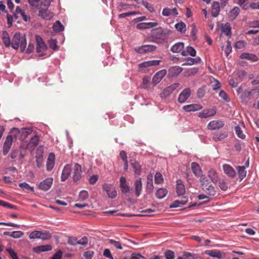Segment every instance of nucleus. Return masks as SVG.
Returning <instances> with one entry per match:
<instances>
[{
	"instance_id": "nucleus-1",
	"label": "nucleus",
	"mask_w": 259,
	"mask_h": 259,
	"mask_svg": "<svg viewBox=\"0 0 259 259\" xmlns=\"http://www.w3.org/2000/svg\"><path fill=\"white\" fill-rule=\"evenodd\" d=\"M26 39L24 35L19 32L16 33L11 40V47L17 50L20 48L22 52H24L26 48Z\"/></svg>"
},
{
	"instance_id": "nucleus-2",
	"label": "nucleus",
	"mask_w": 259,
	"mask_h": 259,
	"mask_svg": "<svg viewBox=\"0 0 259 259\" xmlns=\"http://www.w3.org/2000/svg\"><path fill=\"white\" fill-rule=\"evenodd\" d=\"M29 238L31 239H40L42 240H49L51 238V235L49 231H34L29 234Z\"/></svg>"
},
{
	"instance_id": "nucleus-3",
	"label": "nucleus",
	"mask_w": 259,
	"mask_h": 259,
	"mask_svg": "<svg viewBox=\"0 0 259 259\" xmlns=\"http://www.w3.org/2000/svg\"><path fill=\"white\" fill-rule=\"evenodd\" d=\"M36 42V52L39 56H42L45 55L47 50V46L44 41L42 38L39 35H35Z\"/></svg>"
},
{
	"instance_id": "nucleus-4",
	"label": "nucleus",
	"mask_w": 259,
	"mask_h": 259,
	"mask_svg": "<svg viewBox=\"0 0 259 259\" xmlns=\"http://www.w3.org/2000/svg\"><path fill=\"white\" fill-rule=\"evenodd\" d=\"M180 85L179 83H174L163 90L159 94L160 98L162 99H166L169 97L173 92Z\"/></svg>"
},
{
	"instance_id": "nucleus-5",
	"label": "nucleus",
	"mask_w": 259,
	"mask_h": 259,
	"mask_svg": "<svg viewBox=\"0 0 259 259\" xmlns=\"http://www.w3.org/2000/svg\"><path fill=\"white\" fill-rule=\"evenodd\" d=\"M103 189L106 192L109 198L113 199L117 196L116 188L112 185L110 184H105L103 185Z\"/></svg>"
},
{
	"instance_id": "nucleus-6",
	"label": "nucleus",
	"mask_w": 259,
	"mask_h": 259,
	"mask_svg": "<svg viewBox=\"0 0 259 259\" xmlns=\"http://www.w3.org/2000/svg\"><path fill=\"white\" fill-rule=\"evenodd\" d=\"M156 49L155 46L147 45L137 47L135 49V51L140 54H145L154 52Z\"/></svg>"
},
{
	"instance_id": "nucleus-7",
	"label": "nucleus",
	"mask_w": 259,
	"mask_h": 259,
	"mask_svg": "<svg viewBox=\"0 0 259 259\" xmlns=\"http://www.w3.org/2000/svg\"><path fill=\"white\" fill-rule=\"evenodd\" d=\"M53 182V179L52 178H48L39 184L38 188L44 191H48L51 188Z\"/></svg>"
},
{
	"instance_id": "nucleus-8",
	"label": "nucleus",
	"mask_w": 259,
	"mask_h": 259,
	"mask_svg": "<svg viewBox=\"0 0 259 259\" xmlns=\"http://www.w3.org/2000/svg\"><path fill=\"white\" fill-rule=\"evenodd\" d=\"M119 187L121 192L124 194H126L130 192V187L126 182V179L124 177H121L119 180Z\"/></svg>"
},
{
	"instance_id": "nucleus-9",
	"label": "nucleus",
	"mask_w": 259,
	"mask_h": 259,
	"mask_svg": "<svg viewBox=\"0 0 259 259\" xmlns=\"http://www.w3.org/2000/svg\"><path fill=\"white\" fill-rule=\"evenodd\" d=\"M216 114V110L214 108H206L199 112L198 116L202 118H206L214 116Z\"/></svg>"
},
{
	"instance_id": "nucleus-10",
	"label": "nucleus",
	"mask_w": 259,
	"mask_h": 259,
	"mask_svg": "<svg viewBox=\"0 0 259 259\" xmlns=\"http://www.w3.org/2000/svg\"><path fill=\"white\" fill-rule=\"evenodd\" d=\"M13 140V138L12 135L11 134H9L7 137L6 139L5 142L4 144V146H3V153L4 155H6L8 153V152L11 147Z\"/></svg>"
},
{
	"instance_id": "nucleus-11",
	"label": "nucleus",
	"mask_w": 259,
	"mask_h": 259,
	"mask_svg": "<svg viewBox=\"0 0 259 259\" xmlns=\"http://www.w3.org/2000/svg\"><path fill=\"white\" fill-rule=\"evenodd\" d=\"M81 166L78 163H75L73 168V180L76 182L81 178Z\"/></svg>"
},
{
	"instance_id": "nucleus-12",
	"label": "nucleus",
	"mask_w": 259,
	"mask_h": 259,
	"mask_svg": "<svg viewBox=\"0 0 259 259\" xmlns=\"http://www.w3.org/2000/svg\"><path fill=\"white\" fill-rule=\"evenodd\" d=\"M191 94V90L189 88H186L180 94L178 100L180 103H184L190 96Z\"/></svg>"
},
{
	"instance_id": "nucleus-13",
	"label": "nucleus",
	"mask_w": 259,
	"mask_h": 259,
	"mask_svg": "<svg viewBox=\"0 0 259 259\" xmlns=\"http://www.w3.org/2000/svg\"><path fill=\"white\" fill-rule=\"evenodd\" d=\"M166 70L165 69H162L157 72L152 78V83L154 85L160 82L162 79L166 74Z\"/></svg>"
},
{
	"instance_id": "nucleus-14",
	"label": "nucleus",
	"mask_w": 259,
	"mask_h": 259,
	"mask_svg": "<svg viewBox=\"0 0 259 259\" xmlns=\"http://www.w3.org/2000/svg\"><path fill=\"white\" fill-rule=\"evenodd\" d=\"M224 123L221 120H212L207 124V128L210 130H215L223 127Z\"/></svg>"
},
{
	"instance_id": "nucleus-15",
	"label": "nucleus",
	"mask_w": 259,
	"mask_h": 259,
	"mask_svg": "<svg viewBox=\"0 0 259 259\" xmlns=\"http://www.w3.org/2000/svg\"><path fill=\"white\" fill-rule=\"evenodd\" d=\"M55 161V155L53 153H50L49 155L47 161V170L48 171H51L54 167Z\"/></svg>"
},
{
	"instance_id": "nucleus-16",
	"label": "nucleus",
	"mask_w": 259,
	"mask_h": 259,
	"mask_svg": "<svg viewBox=\"0 0 259 259\" xmlns=\"http://www.w3.org/2000/svg\"><path fill=\"white\" fill-rule=\"evenodd\" d=\"M224 173L230 178H234L236 176L235 169L229 164H225L223 165Z\"/></svg>"
},
{
	"instance_id": "nucleus-17",
	"label": "nucleus",
	"mask_w": 259,
	"mask_h": 259,
	"mask_svg": "<svg viewBox=\"0 0 259 259\" xmlns=\"http://www.w3.org/2000/svg\"><path fill=\"white\" fill-rule=\"evenodd\" d=\"M157 22H142L137 24L136 27L138 29H145L157 26Z\"/></svg>"
},
{
	"instance_id": "nucleus-18",
	"label": "nucleus",
	"mask_w": 259,
	"mask_h": 259,
	"mask_svg": "<svg viewBox=\"0 0 259 259\" xmlns=\"http://www.w3.org/2000/svg\"><path fill=\"white\" fill-rule=\"evenodd\" d=\"M202 108V106L200 104H190L183 107V110L187 112L198 111L201 109Z\"/></svg>"
},
{
	"instance_id": "nucleus-19",
	"label": "nucleus",
	"mask_w": 259,
	"mask_h": 259,
	"mask_svg": "<svg viewBox=\"0 0 259 259\" xmlns=\"http://www.w3.org/2000/svg\"><path fill=\"white\" fill-rule=\"evenodd\" d=\"M176 191L179 196L183 195L185 193V187L183 182L181 180H178L176 182Z\"/></svg>"
},
{
	"instance_id": "nucleus-20",
	"label": "nucleus",
	"mask_w": 259,
	"mask_h": 259,
	"mask_svg": "<svg viewBox=\"0 0 259 259\" xmlns=\"http://www.w3.org/2000/svg\"><path fill=\"white\" fill-rule=\"evenodd\" d=\"M71 171V166L70 165L67 164L64 166L61 175L62 181H65L68 178L69 176L70 175Z\"/></svg>"
},
{
	"instance_id": "nucleus-21",
	"label": "nucleus",
	"mask_w": 259,
	"mask_h": 259,
	"mask_svg": "<svg viewBox=\"0 0 259 259\" xmlns=\"http://www.w3.org/2000/svg\"><path fill=\"white\" fill-rule=\"evenodd\" d=\"M205 254L219 259H221L223 257V254L221 251L216 249L206 250L205 251Z\"/></svg>"
},
{
	"instance_id": "nucleus-22",
	"label": "nucleus",
	"mask_w": 259,
	"mask_h": 259,
	"mask_svg": "<svg viewBox=\"0 0 259 259\" xmlns=\"http://www.w3.org/2000/svg\"><path fill=\"white\" fill-rule=\"evenodd\" d=\"M183 71V68L180 66H174L168 69V76L174 77L178 76Z\"/></svg>"
},
{
	"instance_id": "nucleus-23",
	"label": "nucleus",
	"mask_w": 259,
	"mask_h": 259,
	"mask_svg": "<svg viewBox=\"0 0 259 259\" xmlns=\"http://www.w3.org/2000/svg\"><path fill=\"white\" fill-rule=\"evenodd\" d=\"M228 136L227 132H217L213 134L212 139L215 142L223 140Z\"/></svg>"
},
{
	"instance_id": "nucleus-24",
	"label": "nucleus",
	"mask_w": 259,
	"mask_h": 259,
	"mask_svg": "<svg viewBox=\"0 0 259 259\" xmlns=\"http://www.w3.org/2000/svg\"><path fill=\"white\" fill-rule=\"evenodd\" d=\"M153 176L152 174H149L147 177L146 191L148 193H150L153 191Z\"/></svg>"
},
{
	"instance_id": "nucleus-25",
	"label": "nucleus",
	"mask_w": 259,
	"mask_h": 259,
	"mask_svg": "<svg viewBox=\"0 0 259 259\" xmlns=\"http://www.w3.org/2000/svg\"><path fill=\"white\" fill-rule=\"evenodd\" d=\"M203 190L209 196H213L216 194V191L214 187L212 184H208L202 187Z\"/></svg>"
},
{
	"instance_id": "nucleus-26",
	"label": "nucleus",
	"mask_w": 259,
	"mask_h": 259,
	"mask_svg": "<svg viewBox=\"0 0 259 259\" xmlns=\"http://www.w3.org/2000/svg\"><path fill=\"white\" fill-rule=\"evenodd\" d=\"M135 194L137 197H139L142 191V183L141 178H139L134 183Z\"/></svg>"
},
{
	"instance_id": "nucleus-27",
	"label": "nucleus",
	"mask_w": 259,
	"mask_h": 259,
	"mask_svg": "<svg viewBox=\"0 0 259 259\" xmlns=\"http://www.w3.org/2000/svg\"><path fill=\"white\" fill-rule=\"evenodd\" d=\"M188 201V198L187 197H183L181 198V200H177L173 202L170 205V207L171 208H176L178 207L182 206L186 204Z\"/></svg>"
},
{
	"instance_id": "nucleus-28",
	"label": "nucleus",
	"mask_w": 259,
	"mask_h": 259,
	"mask_svg": "<svg viewBox=\"0 0 259 259\" xmlns=\"http://www.w3.org/2000/svg\"><path fill=\"white\" fill-rule=\"evenodd\" d=\"M39 16L44 19L50 20L53 17V14L47 9H41L39 10Z\"/></svg>"
},
{
	"instance_id": "nucleus-29",
	"label": "nucleus",
	"mask_w": 259,
	"mask_h": 259,
	"mask_svg": "<svg viewBox=\"0 0 259 259\" xmlns=\"http://www.w3.org/2000/svg\"><path fill=\"white\" fill-rule=\"evenodd\" d=\"M191 166L193 172L196 177H199L202 175V171L198 164L196 162H192Z\"/></svg>"
},
{
	"instance_id": "nucleus-30",
	"label": "nucleus",
	"mask_w": 259,
	"mask_h": 259,
	"mask_svg": "<svg viewBox=\"0 0 259 259\" xmlns=\"http://www.w3.org/2000/svg\"><path fill=\"white\" fill-rule=\"evenodd\" d=\"M240 58L249 60L251 62H256L258 60V57L255 55L247 53L241 54Z\"/></svg>"
},
{
	"instance_id": "nucleus-31",
	"label": "nucleus",
	"mask_w": 259,
	"mask_h": 259,
	"mask_svg": "<svg viewBox=\"0 0 259 259\" xmlns=\"http://www.w3.org/2000/svg\"><path fill=\"white\" fill-rule=\"evenodd\" d=\"M33 251L36 253H40L41 252H45L50 251L52 249V247L51 245H45L36 246L33 248Z\"/></svg>"
},
{
	"instance_id": "nucleus-32",
	"label": "nucleus",
	"mask_w": 259,
	"mask_h": 259,
	"mask_svg": "<svg viewBox=\"0 0 259 259\" xmlns=\"http://www.w3.org/2000/svg\"><path fill=\"white\" fill-rule=\"evenodd\" d=\"M240 12V9L238 7H234L229 13L228 17L230 20H235Z\"/></svg>"
},
{
	"instance_id": "nucleus-33",
	"label": "nucleus",
	"mask_w": 259,
	"mask_h": 259,
	"mask_svg": "<svg viewBox=\"0 0 259 259\" xmlns=\"http://www.w3.org/2000/svg\"><path fill=\"white\" fill-rule=\"evenodd\" d=\"M241 98L242 99V102L244 104H246L251 99H253L252 95L250 94V91H245L241 94Z\"/></svg>"
},
{
	"instance_id": "nucleus-34",
	"label": "nucleus",
	"mask_w": 259,
	"mask_h": 259,
	"mask_svg": "<svg viewBox=\"0 0 259 259\" xmlns=\"http://www.w3.org/2000/svg\"><path fill=\"white\" fill-rule=\"evenodd\" d=\"M2 40L4 44L6 47L11 46V41L9 34L6 31H3L2 34Z\"/></svg>"
},
{
	"instance_id": "nucleus-35",
	"label": "nucleus",
	"mask_w": 259,
	"mask_h": 259,
	"mask_svg": "<svg viewBox=\"0 0 259 259\" xmlns=\"http://www.w3.org/2000/svg\"><path fill=\"white\" fill-rule=\"evenodd\" d=\"M3 234L4 235L10 236L14 238H19L23 235L24 233L20 231H13L11 232L6 231L4 232Z\"/></svg>"
},
{
	"instance_id": "nucleus-36",
	"label": "nucleus",
	"mask_w": 259,
	"mask_h": 259,
	"mask_svg": "<svg viewBox=\"0 0 259 259\" xmlns=\"http://www.w3.org/2000/svg\"><path fill=\"white\" fill-rule=\"evenodd\" d=\"M220 12V4L219 2H214L212 5L211 15L214 17H217Z\"/></svg>"
},
{
	"instance_id": "nucleus-37",
	"label": "nucleus",
	"mask_w": 259,
	"mask_h": 259,
	"mask_svg": "<svg viewBox=\"0 0 259 259\" xmlns=\"http://www.w3.org/2000/svg\"><path fill=\"white\" fill-rule=\"evenodd\" d=\"M168 193L166 189L164 188H159L155 193L156 197L158 199H162L165 197Z\"/></svg>"
},
{
	"instance_id": "nucleus-38",
	"label": "nucleus",
	"mask_w": 259,
	"mask_h": 259,
	"mask_svg": "<svg viewBox=\"0 0 259 259\" xmlns=\"http://www.w3.org/2000/svg\"><path fill=\"white\" fill-rule=\"evenodd\" d=\"M184 48L183 42H178L173 45L170 48V51L173 53H179Z\"/></svg>"
},
{
	"instance_id": "nucleus-39",
	"label": "nucleus",
	"mask_w": 259,
	"mask_h": 259,
	"mask_svg": "<svg viewBox=\"0 0 259 259\" xmlns=\"http://www.w3.org/2000/svg\"><path fill=\"white\" fill-rule=\"evenodd\" d=\"M130 162L135 173L137 175H140L141 172V165L140 163L135 160H131Z\"/></svg>"
},
{
	"instance_id": "nucleus-40",
	"label": "nucleus",
	"mask_w": 259,
	"mask_h": 259,
	"mask_svg": "<svg viewBox=\"0 0 259 259\" xmlns=\"http://www.w3.org/2000/svg\"><path fill=\"white\" fill-rule=\"evenodd\" d=\"M238 171V177L240 181L243 180L246 176V170H245V166H238L237 167Z\"/></svg>"
},
{
	"instance_id": "nucleus-41",
	"label": "nucleus",
	"mask_w": 259,
	"mask_h": 259,
	"mask_svg": "<svg viewBox=\"0 0 259 259\" xmlns=\"http://www.w3.org/2000/svg\"><path fill=\"white\" fill-rule=\"evenodd\" d=\"M208 176L213 183H215L218 181V176L215 170L212 169L209 170L208 172Z\"/></svg>"
},
{
	"instance_id": "nucleus-42",
	"label": "nucleus",
	"mask_w": 259,
	"mask_h": 259,
	"mask_svg": "<svg viewBox=\"0 0 259 259\" xmlns=\"http://www.w3.org/2000/svg\"><path fill=\"white\" fill-rule=\"evenodd\" d=\"M218 182L219 186L222 190L224 191L227 190L228 189V183L226 180L220 179Z\"/></svg>"
},
{
	"instance_id": "nucleus-43",
	"label": "nucleus",
	"mask_w": 259,
	"mask_h": 259,
	"mask_svg": "<svg viewBox=\"0 0 259 259\" xmlns=\"http://www.w3.org/2000/svg\"><path fill=\"white\" fill-rule=\"evenodd\" d=\"M235 74L236 76L235 79L238 82H241L246 76V72L243 70H238L236 72Z\"/></svg>"
},
{
	"instance_id": "nucleus-44",
	"label": "nucleus",
	"mask_w": 259,
	"mask_h": 259,
	"mask_svg": "<svg viewBox=\"0 0 259 259\" xmlns=\"http://www.w3.org/2000/svg\"><path fill=\"white\" fill-rule=\"evenodd\" d=\"M222 31L226 35L230 37L232 34L230 24L227 23L224 25L222 26Z\"/></svg>"
},
{
	"instance_id": "nucleus-45",
	"label": "nucleus",
	"mask_w": 259,
	"mask_h": 259,
	"mask_svg": "<svg viewBox=\"0 0 259 259\" xmlns=\"http://www.w3.org/2000/svg\"><path fill=\"white\" fill-rule=\"evenodd\" d=\"M175 28L181 33H185L186 31V24L183 22H180L176 24Z\"/></svg>"
},
{
	"instance_id": "nucleus-46",
	"label": "nucleus",
	"mask_w": 259,
	"mask_h": 259,
	"mask_svg": "<svg viewBox=\"0 0 259 259\" xmlns=\"http://www.w3.org/2000/svg\"><path fill=\"white\" fill-rule=\"evenodd\" d=\"M16 12L17 14H20L25 22H27L29 19V17L25 14L24 11L20 7L17 6L16 7Z\"/></svg>"
},
{
	"instance_id": "nucleus-47",
	"label": "nucleus",
	"mask_w": 259,
	"mask_h": 259,
	"mask_svg": "<svg viewBox=\"0 0 259 259\" xmlns=\"http://www.w3.org/2000/svg\"><path fill=\"white\" fill-rule=\"evenodd\" d=\"M53 28L56 32H61L64 30V26L59 21H57L53 25Z\"/></svg>"
},
{
	"instance_id": "nucleus-48",
	"label": "nucleus",
	"mask_w": 259,
	"mask_h": 259,
	"mask_svg": "<svg viewBox=\"0 0 259 259\" xmlns=\"http://www.w3.org/2000/svg\"><path fill=\"white\" fill-rule=\"evenodd\" d=\"M36 162L38 168H40L43 166L44 160L42 152H41L40 154L36 156Z\"/></svg>"
},
{
	"instance_id": "nucleus-49",
	"label": "nucleus",
	"mask_w": 259,
	"mask_h": 259,
	"mask_svg": "<svg viewBox=\"0 0 259 259\" xmlns=\"http://www.w3.org/2000/svg\"><path fill=\"white\" fill-rule=\"evenodd\" d=\"M6 251L8 253L12 259H18V254L12 248H7Z\"/></svg>"
},
{
	"instance_id": "nucleus-50",
	"label": "nucleus",
	"mask_w": 259,
	"mask_h": 259,
	"mask_svg": "<svg viewBox=\"0 0 259 259\" xmlns=\"http://www.w3.org/2000/svg\"><path fill=\"white\" fill-rule=\"evenodd\" d=\"M155 183L156 184H161L163 182V178L160 172H156L154 176Z\"/></svg>"
},
{
	"instance_id": "nucleus-51",
	"label": "nucleus",
	"mask_w": 259,
	"mask_h": 259,
	"mask_svg": "<svg viewBox=\"0 0 259 259\" xmlns=\"http://www.w3.org/2000/svg\"><path fill=\"white\" fill-rule=\"evenodd\" d=\"M211 84L213 90H217L221 88L220 82L214 78L211 80Z\"/></svg>"
},
{
	"instance_id": "nucleus-52",
	"label": "nucleus",
	"mask_w": 259,
	"mask_h": 259,
	"mask_svg": "<svg viewBox=\"0 0 259 259\" xmlns=\"http://www.w3.org/2000/svg\"><path fill=\"white\" fill-rule=\"evenodd\" d=\"M39 143V138L37 136L35 135L32 138H31L29 143L28 144L29 146H32L33 147H36L38 145Z\"/></svg>"
},
{
	"instance_id": "nucleus-53",
	"label": "nucleus",
	"mask_w": 259,
	"mask_h": 259,
	"mask_svg": "<svg viewBox=\"0 0 259 259\" xmlns=\"http://www.w3.org/2000/svg\"><path fill=\"white\" fill-rule=\"evenodd\" d=\"M247 43L244 40H240L237 41L235 44V47L238 49H241L245 48L246 46Z\"/></svg>"
},
{
	"instance_id": "nucleus-54",
	"label": "nucleus",
	"mask_w": 259,
	"mask_h": 259,
	"mask_svg": "<svg viewBox=\"0 0 259 259\" xmlns=\"http://www.w3.org/2000/svg\"><path fill=\"white\" fill-rule=\"evenodd\" d=\"M219 97L225 102L228 103L230 101V99L227 93L223 90H221L219 93Z\"/></svg>"
},
{
	"instance_id": "nucleus-55",
	"label": "nucleus",
	"mask_w": 259,
	"mask_h": 259,
	"mask_svg": "<svg viewBox=\"0 0 259 259\" xmlns=\"http://www.w3.org/2000/svg\"><path fill=\"white\" fill-rule=\"evenodd\" d=\"M235 131L237 136L242 139H244L245 138V135L243 133L242 131L239 126H236L235 127Z\"/></svg>"
},
{
	"instance_id": "nucleus-56",
	"label": "nucleus",
	"mask_w": 259,
	"mask_h": 259,
	"mask_svg": "<svg viewBox=\"0 0 259 259\" xmlns=\"http://www.w3.org/2000/svg\"><path fill=\"white\" fill-rule=\"evenodd\" d=\"M199 177L202 187L210 184L208 179L205 175H201Z\"/></svg>"
},
{
	"instance_id": "nucleus-57",
	"label": "nucleus",
	"mask_w": 259,
	"mask_h": 259,
	"mask_svg": "<svg viewBox=\"0 0 259 259\" xmlns=\"http://www.w3.org/2000/svg\"><path fill=\"white\" fill-rule=\"evenodd\" d=\"M49 44L50 48L52 50L56 51L58 49V47L57 46V41L56 39H51L49 41Z\"/></svg>"
},
{
	"instance_id": "nucleus-58",
	"label": "nucleus",
	"mask_w": 259,
	"mask_h": 259,
	"mask_svg": "<svg viewBox=\"0 0 259 259\" xmlns=\"http://www.w3.org/2000/svg\"><path fill=\"white\" fill-rule=\"evenodd\" d=\"M19 186L20 188L25 189L28 191H30L33 192L34 191V188L30 186L28 184L26 183H21L19 184Z\"/></svg>"
},
{
	"instance_id": "nucleus-59",
	"label": "nucleus",
	"mask_w": 259,
	"mask_h": 259,
	"mask_svg": "<svg viewBox=\"0 0 259 259\" xmlns=\"http://www.w3.org/2000/svg\"><path fill=\"white\" fill-rule=\"evenodd\" d=\"M130 6L128 4H123L122 3H120L118 4L117 7V9L119 11L121 12L123 10H126L127 9H130Z\"/></svg>"
},
{
	"instance_id": "nucleus-60",
	"label": "nucleus",
	"mask_w": 259,
	"mask_h": 259,
	"mask_svg": "<svg viewBox=\"0 0 259 259\" xmlns=\"http://www.w3.org/2000/svg\"><path fill=\"white\" fill-rule=\"evenodd\" d=\"M142 4L150 12H153L154 11V9L152 5L149 3L148 2L143 1L142 2Z\"/></svg>"
},
{
	"instance_id": "nucleus-61",
	"label": "nucleus",
	"mask_w": 259,
	"mask_h": 259,
	"mask_svg": "<svg viewBox=\"0 0 259 259\" xmlns=\"http://www.w3.org/2000/svg\"><path fill=\"white\" fill-rule=\"evenodd\" d=\"M164 254L166 259H174L175 258V253L173 251L170 250H166Z\"/></svg>"
},
{
	"instance_id": "nucleus-62",
	"label": "nucleus",
	"mask_w": 259,
	"mask_h": 259,
	"mask_svg": "<svg viewBox=\"0 0 259 259\" xmlns=\"http://www.w3.org/2000/svg\"><path fill=\"white\" fill-rule=\"evenodd\" d=\"M89 196L88 192L87 191L82 190L79 193V197L81 200H84Z\"/></svg>"
},
{
	"instance_id": "nucleus-63",
	"label": "nucleus",
	"mask_w": 259,
	"mask_h": 259,
	"mask_svg": "<svg viewBox=\"0 0 259 259\" xmlns=\"http://www.w3.org/2000/svg\"><path fill=\"white\" fill-rule=\"evenodd\" d=\"M250 94L252 95L254 98H256L259 95V86L250 91Z\"/></svg>"
},
{
	"instance_id": "nucleus-64",
	"label": "nucleus",
	"mask_w": 259,
	"mask_h": 259,
	"mask_svg": "<svg viewBox=\"0 0 259 259\" xmlns=\"http://www.w3.org/2000/svg\"><path fill=\"white\" fill-rule=\"evenodd\" d=\"M109 242L116 248L119 249H122L121 244L119 242L111 239V240H109Z\"/></svg>"
}]
</instances>
